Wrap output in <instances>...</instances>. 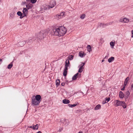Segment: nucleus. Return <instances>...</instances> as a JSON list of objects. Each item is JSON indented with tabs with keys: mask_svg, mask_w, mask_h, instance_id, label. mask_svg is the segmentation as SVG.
<instances>
[{
	"mask_svg": "<svg viewBox=\"0 0 133 133\" xmlns=\"http://www.w3.org/2000/svg\"><path fill=\"white\" fill-rule=\"evenodd\" d=\"M87 49L88 51L89 52H90L92 51V48L90 45H87Z\"/></svg>",
	"mask_w": 133,
	"mask_h": 133,
	"instance_id": "4468645a",
	"label": "nucleus"
},
{
	"mask_svg": "<svg viewBox=\"0 0 133 133\" xmlns=\"http://www.w3.org/2000/svg\"><path fill=\"white\" fill-rule=\"evenodd\" d=\"M26 16H25L24 15H23H23H21V16H20V18H23L24 17Z\"/></svg>",
	"mask_w": 133,
	"mask_h": 133,
	"instance_id": "72a5a7b5",
	"label": "nucleus"
},
{
	"mask_svg": "<svg viewBox=\"0 0 133 133\" xmlns=\"http://www.w3.org/2000/svg\"><path fill=\"white\" fill-rule=\"evenodd\" d=\"M37 0H34V3H36L37 1Z\"/></svg>",
	"mask_w": 133,
	"mask_h": 133,
	"instance_id": "37998d69",
	"label": "nucleus"
},
{
	"mask_svg": "<svg viewBox=\"0 0 133 133\" xmlns=\"http://www.w3.org/2000/svg\"><path fill=\"white\" fill-rule=\"evenodd\" d=\"M115 44V42H111L110 43V44L112 48H113Z\"/></svg>",
	"mask_w": 133,
	"mask_h": 133,
	"instance_id": "5701e85b",
	"label": "nucleus"
},
{
	"mask_svg": "<svg viewBox=\"0 0 133 133\" xmlns=\"http://www.w3.org/2000/svg\"><path fill=\"white\" fill-rule=\"evenodd\" d=\"M56 4V3L55 1L54 0L51 1L49 5L47 6V7H46L45 9H49L50 8H53Z\"/></svg>",
	"mask_w": 133,
	"mask_h": 133,
	"instance_id": "423d86ee",
	"label": "nucleus"
},
{
	"mask_svg": "<svg viewBox=\"0 0 133 133\" xmlns=\"http://www.w3.org/2000/svg\"><path fill=\"white\" fill-rule=\"evenodd\" d=\"M114 57H111L108 59V61L109 63H110L114 61Z\"/></svg>",
	"mask_w": 133,
	"mask_h": 133,
	"instance_id": "6ab92c4d",
	"label": "nucleus"
},
{
	"mask_svg": "<svg viewBox=\"0 0 133 133\" xmlns=\"http://www.w3.org/2000/svg\"><path fill=\"white\" fill-rule=\"evenodd\" d=\"M119 96L120 98H123L124 97V94L121 91H120L119 94Z\"/></svg>",
	"mask_w": 133,
	"mask_h": 133,
	"instance_id": "9b49d317",
	"label": "nucleus"
},
{
	"mask_svg": "<svg viewBox=\"0 0 133 133\" xmlns=\"http://www.w3.org/2000/svg\"><path fill=\"white\" fill-rule=\"evenodd\" d=\"M10 17L11 18H13L14 17V16L12 14H10Z\"/></svg>",
	"mask_w": 133,
	"mask_h": 133,
	"instance_id": "4c0bfd02",
	"label": "nucleus"
},
{
	"mask_svg": "<svg viewBox=\"0 0 133 133\" xmlns=\"http://www.w3.org/2000/svg\"><path fill=\"white\" fill-rule=\"evenodd\" d=\"M38 128V125L37 124L35 125H34V130H37Z\"/></svg>",
	"mask_w": 133,
	"mask_h": 133,
	"instance_id": "c756f323",
	"label": "nucleus"
},
{
	"mask_svg": "<svg viewBox=\"0 0 133 133\" xmlns=\"http://www.w3.org/2000/svg\"><path fill=\"white\" fill-rule=\"evenodd\" d=\"M30 128H33V126H31L30 127Z\"/></svg>",
	"mask_w": 133,
	"mask_h": 133,
	"instance_id": "49530a36",
	"label": "nucleus"
},
{
	"mask_svg": "<svg viewBox=\"0 0 133 133\" xmlns=\"http://www.w3.org/2000/svg\"><path fill=\"white\" fill-rule=\"evenodd\" d=\"M68 70H64L63 75L64 76H66L67 74Z\"/></svg>",
	"mask_w": 133,
	"mask_h": 133,
	"instance_id": "bb28decb",
	"label": "nucleus"
},
{
	"mask_svg": "<svg viewBox=\"0 0 133 133\" xmlns=\"http://www.w3.org/2000/svg\"><path fill=\"white\" fill-rule=\"evenodd\" d=\"M131 37L133 38V34H132V35L131 36Z\"/></svg>",
	"mask_w": 133,
	"mask_h": 133,
	"instance_id": "8fccbe9b",
	"label": "nucleus"
},
{
	"mask_svg": "<svg viewBox=\"0 0 133 133\" xmlns=\"http://www.w3.org/2000/svg\"><path fill=\"white\" fill-rule=\"evenodd\" d=\"M131 33L132 34H133V30L131 31Z\"/></svg>",
	"mask_w": 133,
	"mask_h": 133,
	"instance_id": "de8ad7c7",
	"label": "nucleus"
},
{
	"mask_svg": "<svg viewBox=\"0 0 133 133\" xmlns=\"http://www.w3.org/2000/svg\"><path fill=\"white\" fill-rule=\"evenodd\" d=\"M69 65H70L69 64H65V66H67V67H69Z\"/></svg>",
	"mask_w": 133,
	"mask_h": 133,
	"instance_id": "ea45409f",
	"label": "nucleus"
},
{
	"mask_svg": "<svg viewBox=\"0 0 133 133\" xmlns=\"http://www.w3.org/2000/svg\"><path fill=\"white\" fill-rule=\"evenodd\" d=\"M77 95L79 96L80 97H81V96H84V94L82 92H78Z\"/></svg>",
	"mask_w": 133,
	"mask_h": 133,
	"instance_id": "4be33fe9",
	"label": "nucleus"
},
{
	"mask_svg": "<svg viewBox=\"0 0 133 133\" xmlns=\"http://www.w3.org/2000/svg\"><path fill=\"white\" fill-rule=\"evenodd\" d=\"M81 74L78 73H77L72 78V79L73 80H75L76 79L77 77H80L81 76Z\"/></svg>",
	"mask_w": 133,
	"mask_h": 133,
	"instance_id": "1a4fd4ad",
	"label": "nucleus"
},
{
	"mask_svg": "<svg viewBox=\"0 0 133 133\" xmlns=\"http://www.w3.org/2000/svg\"><path fill=\"white\" fill-rule=\"evenodd\" d=\"M41 101L40 95H38L35 96V98L34 99V105H38Z\"/></svg>",
	"mask_w": 133,
	"mask_h": 133,
	"instance_id": "39448f33",
	"label": "nucleus"
},
{
	"mask_svg": "<svg viewBox=\"0 0 133 133\" xmlns=\"http://www.w3.org/2000/svg\"><path fill=\"white\" fill-rule=\"evenodd\" d=\"M125 86H124V85L123 87V88L121 89V90L122 91L124 90L125 89Z\"/></svg>",
	"mask_w": 133,
	"mask_h": 133,
	"instance_id": "f704fd0d",
	"label": "nucleus"
},
{
	"mask_svg": "<svg viewBox=\"0 0 133 133\" xmlns=\"http://www.w3.org/2000/svg\"><path fill=\"white\" fill-rule=\"evenodd\" d=\"M22 4H26V7L28 9H31L33 6V0H26V2H23Z\"/></svg>",
	"mask_w": 133,
	"mask_h": 133,
	"instance_id": "20e7f679",
	"label": "nucleus"
},
{
	"mask_svg": "<svg viewBox=\"0 0 133 133\" xmlns=\"http://www.w3.org/2000/svg\"><path fill=\"white\" fill-rule=\"evenodd\" d=\"M125 94H126L125 95V96L126 97H128L129 96L130 94V93L128 91H127L126 92Z\"/></svg>",
	"mask_w": 133,
	"mask_h": 133,
	"instance_id": "cd10ccee",
	"label": "nucleus"
},
{
	"mask_svg": "<svg viewBox=\"0 0 133 133\" xmlns=\"http://www.w3.org/2000/svg\"><path fill=\"white\" fill-rule=\"evenodd\" d=\"M29 40H27L26 41V42H29Z\"/></svg>",
	"mask_w": 133,
	"mask_h": 133,
	"instance_id": "a18cd8bd",
	"label": "nucleus"
},
{
	"mask_svg": "<svg viewBox=\"0 0 133 133\" xmlns=\"http://www.w3.org/2000/svg\"><path fill=\"white\" fill-rule=\"evenodd\" d=\"M70 62L69 61V59H67L66 60L65 62V64H70Z\"/></svg>",
	"mask_w": 133,
	"mask_h": 133,
	"instance_id": "473e14b6",
	"label": "nucleus"
},
{
	"mask_svg": "<svg viewBox=\"0 0 133 133\" xmlns=\"http://www.w3.org/2000/svg\"><path fill=\"white\" fill-rule=\"evenodd\" d=\"M28 11V10L26 8H24L23 10V15H24L25 16H26V14L27 13Z\"/></svg>",
	"mask_w": 133,
	"mask_h": 133,
	"instance_id": "ddd939ff",
	"label": "nucleus"
},
{
	"mask_svg": "<svg viewBox=\"0 0 133 133\" xmlns=\"http://www.w3.org/2000/svg\"><path fill=\"white\" fill-rule=\"evenodd\" d=\"M36 133H41V131H39Z\"/></svg>",
	"mask_w": 133,
	"mask_h": 133,
	"instance_id": "c03bdc74",
	"label": "nucleus"
},
{
	"mask_svg": "<svg viewBox=\"0 0 133 133\" xmlns=\"http://www.w3.org/2000/svg\"><path fill=\"white\" fill-rule=\"evenodd\" d=\"M114 105L115 107L121 106L124 108H125L126 107V104L124 102L118 100H115L114 101Z\"/></svg>",
	"mask_w": 133,
	"mask_h": 133,
	"instance_id": "7ed1b4c3",
	"label": "nucleus"
},
{
	"mask_svg": "<svg viewBox=\"0 0 133 133\" xmlns=\"http://www.w3.org/2000/svg\"><path fill=\"white\" fill-rule=\"evenodd\" d=\"M103 39L102 38H101V41H102V40Z\"/></svg>",
	"mask_w": 133,
	"mask_h": 133,
	"instance_id": "603ef678",
	"label": "nucleus"
},
{
	"mask_svg": "<svg viewBox=\"0 0 133 133\" xmlns=\"http://www.w3.org/2000/svg\"><path fill=\"white\" fill-rule=\"evenodd\" d=\"M25 41H22L21 42H19L18 44L19 45V46H22L25 44Z\"/></svg>",
	"mask_w": 133,
	"mask_h": 133,
	"instance_id": "a211bd4d",
	"label": "nucleus"
},
{
	"mask_svg": "<svg viewBox=\"0 0 133 133\" xmlns=\"http://www.w3.org/2000/svg\"><path fill=\"white\" fill-rule=\"evenodd\" d=\"M13 62V61L12 62H11L10 64L8 65L7 66V68L9 69H10L12 67L13 65L12 63Z\"/></svg>",
	"mask_w": 133,
	"mask_h": 133,
	"instance_id": "dca6fc26",
	"label": "nucleus"
},
{
	"mask_svg": "<svg viewBox=\"0 0 133 133\" xmlns=\"http://www.w3.org/2000/svg\"><path fill=\"white\" fill-rule=\"evenodd\" d=\"M2 0H0V2H1Z\"/></svg>",
	"mask_w": 133,
	"mask_h": 133,
	"instance_id": "3c124183",
	"label": "nucleus"
},
{
	"mask_svg": "<svg viewBox=\"0 0 133 133\" xmlns=\"http://www.w3.org/2000/svg\"><path fill=\"white\" fill-rule=\"evenodd\" d=\"M103 61H104V60H103L102 61V62H103Z\"/></svg>",
	"mask_w": 133,
	"mask_h": 133,
	"instance_id": "864d4df0",
	"label": "nucleus"
},
{
	"mask_svg": "<svg viewBox=\"0 0 133 133\" xmlns=\"http://www.w3.org/2000/svg\"><path fill=\"white\" fill-rule=\"evenodd\" d=\"M66 28L63 26L59 27L53 29L52 31V34L55 36H63L65 34L66 31Z\"/></svg>",
	"mask_w": 133,
	"mask_h": 133,
	"instance_id": "f257e3e1",
	"label": "nucleus"
},
{
	"mask_svg": "<svg viewBox=\"0 0 133 133\" xmlns=\"http://www.w3.org/2000/svg\"><path fill=\"white\" fill-rule=\"evenodd\" d=\"M107 25L105 24H104L103 23H100L98 26L99 27H104L105 26Z\"/></svg>",
	"mask_w": 133,
	"mask_h": 133,
	"instance_id": "aec40b11",
	"label": "nucleus"
},
{
	"mask_svg": "<svg viewBox=\"0 0 133 133\" xmlns=\"http://www.w3.org/2000/svg\"><path fill=\"white\" fill-rule=\"evenodd\" d=\"M86 55V54L82 51H80L79 53V56L81 57H84Z\"/></svg>",
	"mask_w": 133,
	"mask_h": 133,
	"instance_id": "9d476101",
	"label": "nucleus"
},
{
	"mask_svg": "<svg viewBox=\"0 0 133 133\" xmlns=\"http://www.w3.org/2000/svg\"><path fill=\"white\" fill-rule=\"evenodd\" d=\"M85 17V15L84 14H82L80 16V18L82 19H83Z\"/></svg>",
	"mask_w": 133,
	"mask_h": 133,
	"instance_id": "2f4dec72",
	"label": "nucleus"
},
{
	"mask_svg": "<svg viewBox=\"0 0 133 133\" xmlns=\"http://www.w3.org/2000/svg\"><path fill=\"white\" fill-rule=\"evenodd\" d=\"M129 19L127 18H121L120 20V21L122 22L128 23L129 22Z\"/></svg>",
	"mask_w": 133,
	"mask_h": 133,
	"instance_id": "6e6552de",
	"label": "nucleus"
},
{
	"mask_svg": "<svg viewBox=\"0 0 133 133\" xmlns=\"http://www.w3.org/2000/svg\"><path fill=\"white\" fill-rule=\"evenodd\" d=\"M17 14L19 16H21V15H22V14L20 11H18L17 13Z\"/></svg>",
	"mask_w": 133,
	"mask_h": 133,
	"instance_id": "7c9ffc66",
	"label": "nucleus"
},
{
	"mask_svg": "<svg viewBox=\"0 0 133 133\" xmlns=\"http://www.w3.org/2000/svg\"><path fill=\"white\" fill-rule=\"evenodd\" d=\"M85 64V63L82 62V65H83V66Z\"/></svg>",
	"mask_w": 133,
	"mask_h": 133,
	"instance_id": "79ce46f5",
	"label": "nucleus"
},
{
	"mask_svg": "<svg viewBox=\"0 0 133 133\" xmlns=\"http://www.w3.org/2000/svg\"><path fill=\"white\" fill-rule=\"evenodd\" d=\"M65 85V83H62L61 84V85L63 86H64Z\"/></svg>",
	"mask_w": 133,
	"mask_h": 133,
	"instance_id": "58836bf2",
	"label": "nucleus"
},
{
	"mask_svg": "<svg viewBox=\"0 0 133 133\" xmlns=\"http://www.w3.org/2000/svg\"><path fill=\"white\" fill-rule=\"evenodd\" d=\"M74 57L72 55H70L68 57V59L70 60H71L73 59Z\"/></svg>",
	"mask_w": 133,
	"mask_h": 133,
	"instance_id": "a878e982",
	"label": "nucleus"
},
{
	"mask_svg": "<svg viewBox=\"0 0 133 133\" xmlns=\"http://www.w3.org/2000/svg\"><path fill=\"white\" fill-rule=\"evenodd\" d=\"M131 88L132 90H133V84L131 85Z\"/></svg>",
	"mask_w": 133,
	"mask_h": 133,
	"instance_id": "a19ab883",
	"label": "nucleus"
},
{
	"mask_svg": "<svg viewBox=\"0 0 133 133\" xmlns=\"http://www.w3.org/2000/svg\"><path fill=\"white\" fill-rule=\"evenodd\" d=\"M64 70H68V67L66 66H65V68L64 69Z\"/></svg>",
	"mask_w": 133,
	"mask_h": 133,
	"instance_id": "c9c22d12",
	"label": "nucleus"
},
{
	"mask_svg": "<svg viewBox=\"0 0 133 133\" xmlns=\"http://www.w3.org/2000/svg\"><path fill=\"white\" fill-rule=\"evenodd\" d=\"M60 82V81L59 79L56 80V85L57 86H58V85H59Z\"/></svg>",
	"mask_w": 133,
	"mask_h": 133,
	"instance_id": "393cba45",
	"label": "nucleus"
},
{
	"mask_svg": "<svg viewBox=\"0 0 133 133\" xmlns=\"http://www.w3.org/2000/svg\"><path fill=\"white\" fill-rule=\"evenodd\" d=\"M110 100V98H108L106 99L105 100V102L103 103L104 104L105 103H107Z\"/></svg>",
	"mask_w": 133,
	"mask_h": 133,
	"instance_id": "c85d7f7f",
	"label": "nucleus"
},
{
	"mask_svg": "<svg viewBox=\"0 0 133 133\" xmlns=\"http://www.w3.org/2000/svg\"><path fill=\"white\" fill-rule=\"evenodd\" d=\"M84 68L83 67V65H82V64H81L80 65V67L79 68V70H78V72L79 73H81L83 71V69H84Z\"/></svg>",
	"mask_w": 133,
	"mask_h": 133,
	"instance_id": "f8f14e48",
	"label": "nucleus"
},
{
	"mask_svg": "<svg viewBox=\"0 0 133 133\" xmlns=\"http://www.w3.org/2000/svg\"><path fill=\"white\" fill-rule=\"evenodd\" d=\"M65 13L64 12H61L60 14H57L56 15L57 17L59 19L62 18L63 17L65 16Z\"/></svg>",
	"mask_w": 133,
	"mask_h": 133,
	"instance_id": "0eeeda50",
	"label": "nucleus"
},
{
	"mask_svg": "<svg viewBox=\"0 0 133 133\" xmlns=\"http://www.w3.org/2000/svg\"><path fill=\"white\" fill-rule=\"evenodd\" d=\"M78 133H82V132H79Z\"/></svg>",
	"mask_w": 133,
	"mask_h": 133,
	"instance_id": "09e8293b",
	"label": "nucleus"
},
{
	"mask_svg": "<svg viewBox=\"0 0 133 133\" xmlns=\"http://www.w3.org/2000/svg\"><path fill=\"white\" fill-rule=\"evenodd\" d=\"M68 106L71 108H72L74 107L77 105V104H69L68 105Z\"/></svg>",
	"mask_w": 133,
	"mask_h": 133,
	"instance_id": "b1692460",
	"label": "nucleus"
},
{
	"mask_svg": "<svg viewBox=\"0 0 133 133\" xmlns=\"http://www.w3.org/2000/svg\"><path fill=\"white\" fill-rule=\"evenodd\" d=\"M78 111H79V110H77L76 111H77V112H78Z\"/></svg>",
	"mask_w": 133,
	"mask_h": 133,
	"instance_id": "5fc2aeb1",
	"label": "nucleus"
},
{
	"mask_svg": "<svg viewBox=\"0 0 133 133\" xmlns=\"http://www.w3.org/2000/svg\"><path fill=\"white\" fill-rule=\"evenodd\" d=\"M101 108V105L99 104H98L95 107V108L94 109L96 110H97Z\"/></svg>",
	"mask_w": 133,
	"mask_h": 133,
	"instance_id": "412c9836",
	"label": "nucleus"
},
{
	"mask_svg": "<svg viewBox=\"0 0 133 133\" xmlns=\"http://www.w3.org/2000/svg\"><path fill=\"white\" fill-rule=\"evenodd\" d=\"M47 34V32L45 30H42L39 32L37 33L36 34V37L39 39L40 40H43L44 38Z\"/></svg>",
	"mask_w": 133,
	"mask_h": 133,
	"instance_id": "f03ea898",
	"label": "nucleus"
},
{
	"mask_svg": "<svg viewBox=\"0 0 133 133\" xmlns=\"http://www.w3.org/2000/svg\"><path fill=\"white\" fill-rule=\"evenodd\" d=\"M33 98V96L32 97V99L31 100V103L32 105L33 104V98Z\"/></svg>",
	"mask_w": 133,
	"mask_h": 133,
	"instance_id": "e433bc0d",
	"label": "nucleus"
},
{
	"mask_svg": "<svg viewBox=\"0 0 133 133\" xmlns=\"http://www.w3.org/2000/svg\"><path fill=\"white\" fill-rule=\"evenodd\" d=\"M129 79V78L128 77H127L125 80L124 82V85L125 86H126L128 82Z\"/></svg>",
	"mask_w": 133,
	"mask_h": 133,
	"instance_id": "f3484780",
	"label": "nucleus"
},
{
	"mask_svg": "<svg viewBox=\"0 0 133 133\" xmlns=\"http://www.w3.org/2000/svg\"><path fill=\"white\" fill-rule=\"evenodd\" d=\"M63 103L64 104H68L70 103V101L67 99H64L63 100Z\"/></svg>",
	"mask_w": 133,
	"mask_h": 133,
	"instance_id": "2eb2a0df",
	"label": "nucleus"
}]
</instances>
